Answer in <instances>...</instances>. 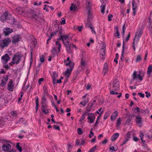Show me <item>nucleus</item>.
I'll return each instance as SVG.
<instances>
[{
    "mask_svg": "<svg viewBox=\"0 0 152 152\" xmlns=\"http://www.w3.org/2000/svg\"><path fill=\"white\" fill-rule=\"evenodd\" d=\"M109 88L110 91L111 90L116 91L119 89V82L117 79H113L112 83H110Z\"/></svg>",
    "mask_w": 152,
    "mask_h": 152,
    "instance_id": "obj_1",
    "label": "nucleus"
},
{
    "mask_svg": "<svg viewBox=\"0 0 152 152\" xmlns=\"http://www.w3.org/2000/svg\"><path fill=\"white\" fill-rule=\"evenodd\" d=\"M86 9L88 11V21H89L92 18V16L91 12V7L92 5L91 0H86Z\"/></svg>",
    "mask_w": 152,
    "mask_h": 152,
    "instance_id": "obj_2",
    "label": "nucleus"
},
{
    "mask_svg": "<svg viewBox=\"0 0 152 152\" xmlns=\"http://www.w3.org/2000/svg\"><path fill=\"white\" fill-rule=\"evenodd\" d=\"M10 38H5L3 40H0V47L1 48L7 46L10 42Z\"/></svg>",
    "mask_w": 152,
    "mask_h": 152,
    "instance_id": "obj_3",
    "label": "nucleus"
},
{
    "mask_svg": "<svg viewBox=\"0 0 152 152\" xmlns=\"http://www.w3.org/2000/svg\"><path fill=\"white\" fill-rule=\"evenodd\" d=\"M142 31L141 30H140L136 32L135 37L133 39L134 44H135V42H136V43H137L139 39V38L142 35Z\"/></svg>",
    "mask_w": 152,
    "mask_h": 152,
    "instance_id": "obj_4",
    "label": "nucleus"
},
{
    "mask_svg": "<svg viewBox=\"0 0 152 152\" xmlns=\"http://www.w3.org/2000/svg\"><path fill=\"white\" fill-rule=\"evenodd\" d=\"M1 59L3 63L6 64L10 60V58L7 54H6L4 56L1 57Z\"/></svg>",
    "mask_w": 152,
    "mask_h": 152,
    "instance_id": "obj_5",
    "label": "nucleus"
},
{
    "mask_svg": "<svg viewBox=\"0 0 152 152\" xmlns=\"http://www.w3.org/2000/svg\"><path fill=\"white\" fill-rule=\"evenodd\" d=\"M13 31L12 29L9 28H6L4 29V33L5 35L7 36Z\"/></svg>",
    "mask_w": 152,
    "mask_h": 152,
    "instance_id": "obj_6",
    "label": "nucleus"
},
{
    "mask_svg": "<svg viewBox=\"0 0 152 152\" xmlns=\"http://www.w3.org/2000/svg\"><path fill=\"white\" fill-rule=\"evenodd\" d=\"M73 65H70L69 67L67 69L65 74L66 76L68 77L69 76L71 71L73 69Z\"/></svg>",
    "mask_w": 152,
    "mask_h": 152,
    "instance_id": "obj_7",
    "label": "nucleus"
},
{
    "mask_svg": "<svg viewBox=\"0 0 152 152\" xmlns=\"http://www.w3.org/2000/svg\"><path fill=\"white\" fill-rule=\"evenodd\" d=\"M12 60L13 64L18 63L19 61V54L15 55Z\"/></svg>",
    "mask_w": 152,
    "mask_h": 152,
    "instance_id": "obj_8",
    "label": "nucleus"
},
{
    "mask_svg": "<svg viewBox=\"0 0 152 152\" xmlns=\"http://www.w3.org/2000/svg\"><path fill=\"white\" fill-rule=\"evenodd\" d=\"M88 119L90 120V122L89 123H93L95 119V117L94 115L93 114H89L88 117Z\"/></svg>",
    "mask_w": 152,
    "mask_h": 152,
    "instance_id": "obj_9",
    "label": "nucleus"
},
{
    "mask_svg": "<svg viewBox=\"0 0 152 152\" xmlns=\"http://www.w3.org/2000/svg\"><path fill=\"white\" fill-rule=\"evenodd\" d=\"M11 146L9 144H4L2 146V150L4 151H7L11 148Z\"/></svg>",
    "mask_w": 152,
    "mask_h": 152,
    "instance_id": "obj_10",
    "label": "nucleus"
},
{
    "mask_svg": "<svg viewBox=\"0 0 152 152\" xmlns=\"http://www.w3.org/2000/svg\"><path fill=\"white\" fill-rule=\"evenodd\" d=\"M8 79V77L7 76L3 78L1 80V83L0 85L1 87H3L6 85Z\"/></svg>",
    "mask_w": 152,
    "mask_h": 152,
    "instance_id": "obj_11",
    "label": "nucleus"
},
{
    "mask_svg": "<svg viewBox=\"0 0 152 152\" xmlns=\"http://www.w3.org/2000/svg\"><path fill=\"white\" fill-rule=\"evenodd\" d=\"M60 36H61L60 39H61L63 42H64V40H69V36L68 34L64 35H62L61 34V32H60Z\"/></svg>",
    "mask_w": 152,
    "mask_h": 152,
    "instance_id": "obj_12",
    "label": "nucleus"
},
{
    "mask_svg": "<svg viewBox=\"0 0 152 152\" xmlns=\"http://www.w3.org/2000/svg\"><path fill=\"white\" fill-rule=\"evenodd\" d=\"M118 112L117 111L115 110L114 113L111 117V119L112 121H114L116 119L118 116Z\"/></svg>",
    "mask_w": 152,
    "mask_h": 152,
    "instance_id": "obj_13",
    "label": "nucleus"
},
{
    "mask_svg": "<svg viewBox=\"0 0 152 152\" xmlns=\"http://www.w3.org/2000/svg\"><path fill=\"white\" fill-rule=\"evenodd\" d=\"M13 83L11 80L8 85L7 89L9 91H12L13 90Z\"/></svg>",
    "mask_w": 152,
    "mask_h": 152,
    "instance_id": "obj_14",
    "label": "nucleus"
},
{
    "mask_svg": "<svg viewBox=\"0 0 152 152\" xmlns=\"http://www.w3.org/2000/svg\"><path fill=\"white\" fill-rule=\"evenodd\" d=\"M77 6L73 3L71 4V6L70 7V9L71 11H75L77 9Z\"/></svg>",
    "mask_w": 152,
    "mask_h": 152,
    "instance_id": "obj_15",
    "label": "nucleus"
},
{
    "mask_svg": "<svg viewBox=\"0 0 152 152\" xmlns=\"http://www.w3.org/2000/svg\"><path fill=\"white\" fill-rule=\"evenodd\" d=\"M19 40V37L18 35H15L13 37V39L12 40V42L15 43L18 42Z\"/></svg>",
    "mask_w": 152,
    "mask_h": 152,
    "instance_id": "obj_16",
    "label": "nucleus"
},
{
    "mask_svg": "<svg viewBox=\"0 0 152 152\" xmlns=\"http://www.w3.org/2000/svg\"><path fill=\"white\" fill-rule=\"evenodd\" d=\"M105 48L104 46H102V48L100 50V54L103 56L105 55Z\"/></svg>",
    "mask_w": 152,
    "mask_h": 152,
    "instance_id": "obj_17",
    "label": "nucleus"
},
{
    "mask_svg": "<svg viewBox=\"0 0 152 152\" xmlns=\"http://www.w3.org/2000/svg\"><path fill=\"white\" fill-rule=\"evenodd\" d=\"M119 133H116L114 134L112 137H111V140L112 141H114L116 139L119 137Z\"/></svg>",
    "mask_w": 152,
    "mask_h": 152,
    "instance_id": "obj_18",
    "label": "nucleus"
},
{
    "mask_svg": "<svg viewBox=\"0 0 152 152\" xmlns=\"http://www.w3.org/2000/svg\"><path fill=\"white\" fill-rule=\"evenodd\" d=\"M108 69V65L106 63L104 64L103 72L104 73V75H105L107 72Z\"/></svg>",
    "mask_w": 152,
    "mask_h": 152,
    "instance_id": "obj_19",
    "label": "nucleus"
},
{
    "mask_svg": "<svg viewBox=\"0 0 152 152\" xmlns=\"http://www.w3.org/2000/svg\"><path fill=\"white\" fill-rule=\"evenodd\" d=\"M8 14L7 13L5 12L1 16V20H2L3 21L5 20H7L8 18Z\"/></svg>",
    "mask_w": 152,
    "mask_h": 152,
    "instance_id": "obj_20",
    "label": "nucleus"
},
{
    "mask_svg": "<svg viewBox=\"0 0 152 152\" xmlns=\"http://www.w3.org/2000/svg\"><path fill=\"white\" fill-rule=\"evenodd\" d=\"M58 75L56 73H54L53 74V76L52 77L53 82L54 85L55 84L56 81V79L58 78Z\"/></svg>",
    "mask_w": 152,
    "mask_h": 152,
    "instance_id": "obj_21",
    "label": "nucleus"
},
{
    "mask_svg": "<svg viewBox=\"0 0 152 152\" xmlns=\"http://www.w3.org/2000/svg\"><path fill=\"white\" fill-rule=\"evenodd\" d=\"M142 121V118L139 116H137L136 118V122L137 124H140Z\"/></svg>",
    "mask_w": 152,
    "mask_h": 152,
    "instance_id": "obj_22",
    "label": "nucleus"
},
{
    "mask_svg": "<svg viewBox=\"0 0 152 152\" xmlns=\"http://www.w3.org/2000/svg\"><path fill=\"white\" fill-rule=\"evenodd\" d=\"M80 66L82 68H83L86 66L85 61L83 58L81 59Z\"/></svg>",
    "mask_w": 152,
    "mask_h": 152,
    "instance_id": "obj_23",
    "label": "nucleus"
},
{
    "mask_svg": "<svg viewBox=\"0 0 152 152\" xmlns=\"http://www.w3.org/2000/svg\"><path fill=\"white\" fill-rule=\"evenodd\" d=\"M42 101L41 103L45 104L46 101L45 94H43V96L42 97Z\"/></svg>",
    "mask_w": 152,
    "mask_h": 152,
    "instance_id": "obj_24",
    "label": "nucleus"
},
{
    "mask_svg": "<svg viewBox=\"0 0 152 152\" xmlns=\"http://www.w3.org/2000/svg\"><path fill=\"white\" fill-rule=\"evenodd\" d=\"M26 134V132L21 131L20 133V139H22Z\"/></svg>",
    "mask_w": 152,
    "mask_h": 152,
    "instance_id": "obj_25",
    "label": "nucleus"
},
{
    "mask_svg": "<svg viewBox=\"0 0 152 152\" xmlns=\"http://www.w3.org/2000/svg\"><path fill=\"white\" fill-rule=\"evenodd\" d=\"M36 112H37L38 109V97H36Z\"/></svg>",
    "mask_w": 152,
    "mask_h": 152,
    "instance_id": "obj_26",
    "label": "nucleus"
},
{
    "mask_svg": "<svg viewBox=\"0 0 152 152\" xmlns=\"http://www.w3.org/2000/svg\"><path fill=\"white\" fill-rule=\"evenodd\" d=\"M148 19H149V20L148 22H149L150 24L149 26V29L152 35V21L151 22V18L150 17H149Z\"/></svg>",
    "mask_w": 152,
    "mask_h": 152,
    "instance_id": "obj_27",
    "label": "nucleus"
},
{
    "mask_svg": "<svg viewBox=\"0 0 152 152\" xmlns=\"http://www.w3.org/2000/svg\"><path fill=\"white\" fill-rule=\"evenodd\" d=\"M132 10H136L137 8V4L135 3V1L133 0L132 2Z\"/></svg>",
    "mask_w": 152,
    "mask_h": 152,
    "instance_id": "obj_28",
    "label": "nucleus"
},
{
    "mask_svg": "<svg viewBox=\"0 0 152 152\" xmlns=\"http://www.w3.org/2000/svg\"><path fill=\"white\" fill-rule=\"evenodd\" d=\"M152 72V65L149 66L148 68L147 74H150Z\"/></svg>",
    "mask_w": 152,
    "mask_h": 152,
    "instance_id": "obj_29",
    "label": "nucleus"
},
{
    "mask_svg": "<svg viewBox=\"0 0 152 152\" xmlns=\"http://www.w3.org/2000/svg\"><path fill=\"white\" fill-rule=\"evenodd\" d=\"M15 19L11 17L10 20H9L8 22L10 23L11 24H13L15 23Z\"/></svg>",
    "mask_w": 152,
    "mask_h": 152,
    "instance_id": "obj_30",
    "label": "nucleus"
},
{
    "mask_svg": "<svg viewBox=\"0 0 152 152\" xmlns=\"http://www.w3.org/2000/svg\"><path fill=\"white\" fill-rule=\"evenodd\" d=\"M121 119L120 118H119L117 120V122L116 123L117 126L118 127L121 124Z\"/></svg>",
    "mask_w": 152,
    "mask_h": 152,
    "instance_id": "obj_31",
    "label": "nucleus"
},
{
    "mask_svg": "<svg viewBox=\"0 0 152 152\" xmlns=\"http://www.w3.org/2000/svg\"><path fill=\"white\" fill-rule=\"evenodd\" d=\"M11 115L14 117H15L18 115V114L16 111H12L11 112Z\"/></svg>",
    "mask_w": 152,
    "mask_h": 152,
    "instance_id": "obj_32",
    "label": "nucleus"
},
{
    "mask_svg": "<svg viewBox=\"0 0 152 152\" xmlns=\"http://www.w3.org/2000/svg\"><path fill=\"white\" fill-rule=\"evenodd\" d=\"M144 136V134L142 133H141L140 134V136L141 138V140L142 141V142L143 143H144L145 142V140H143V137Z\"/></svg>",
    "mask_w": 152,
    "mask_h": 152,
    "instance_id": "obj_33",
    "label": "nucleus"
},
{
    "mask_svg": "<svg viewBox=\"0 0 152 152\" xmlns=\"http://www.w3.org/2000/svg\"><path fill=\"white\" fill-rule=\"evenodd\" d=\"M116 32L115 33V36H117L118 38H120V33L118 30V27L116 28Z\"/></svg>",
    "mask_w": 152,
    "mask_h": 152,
    "instance_id": "obj_34",
    "label": "nucleus"
},
{
    "mask_svg": "<svg viewBox=\"0 0 152 152\" xmlns=\"http://www.w3.org/2000/svg\"><path fill=\"white\" fill-rule=\"evenodd\" d=\"M66 50L69 53H71L72 52V51L71 50V48H70V46H69L66 47Z\"/></svg>",
    "mask_w": 152,
    "mask_h": 152,
    "instance_id": "obj_35",
    "label": "nucleus"
},
{
    "mask_svg": "<svg viewBox=\"0 0 152 152\" xmlns=\"http://www.w3.org/2000/svg\"><path fill=\"white\" fill-rule=\"evenodd\" d=\"M101 116V114H99V116H98V117H97V119H96V122L95 123V124H94V126H97V125H98V121L99 119V118L100 117V116Z\"/></svg>",
    "mask_w": 152,
    "mask_h": 152,
    "instance_id": "obj_36",
    "label": "nucleus"
},
{
    "mask_svg": "<svg viewBox=\"0 0 152 152\" xmlns=\"http://www.w3.org/2000/svg\"><path fill=\"white\" fill-rule=\"evenodd\" d=\"M33 49H31V52L30 53V56H31V58H30V64H31L32 63V62L33 61V59H32V51H33Z\"/></svg>",
    "mask_w": 152,
    "mask_h": 152,
    "instance_id": "obj_37",
    "label": "nucleus"
},
{
    "mask_svg": "<svg viewBox=\"0 0 152 152\" xmlns=\"http://www.w3.org/2000/svg\"><path fill=\"white\" fill-rule=\"evenodd\" d=\"M142 59L141 56L140 55L137 56V58L136 59V62H137L139 61H140Z\"/></svg>",
    "mask_w": 152,
    "mask_h": 152,
    "instance_id": "obj_38",
    "label": "nucleus"
},
{
    "mask_svg": "<svg viewBox=\"0 0 152 152\" xmlns=\"http://www.w3.org/2000/svg\"><path fill=\"white\" fill-rule=\"evenodd\" d=\"M56 45L59 46L58 48V51L59 52H60V48L61 47L60 43L58 41H56Z\"/></svg>",
    "mask_w": 152,
    "mask_h": 152,
    "instance_id": "obj_39",
    "label": "nucleus"
},
{
    "mask_svg": "<svg viewBox=\"0 0 152 152\" xmlns=\"http://www.w3.org/2000/svg\"><path fill=\"white\" fill-rule=\"evenodd\" d=\"M101 12L102 13L104 14V11L105 9L104 5H102L101 6Z\"/></svg>",
    "mask_w": 152,
    "mask_h": 152,
    "instance_id": "obj_40",
    "label": "nucleus"
},
{
    "mask_svg": "<svg viewBox=\"0 0 152 152\" xmlns=\"http://www.w3.org/2000/svg\"><path fill=\"white\" fill-rule=\"evenodd\" d=\"M133 78L134 79H136L137 78V72L134 71L133 74Z\"/></svg>",
    "mask_w": 152,
    "mask_h": 152,
    "instance_id": "obj_41",
    "label": "nucleus"
},
{
    "mask_svg": "<svg viewBox=\"0 0 152 152\" xmlns=\"http://www.w3.org/2000/svg\"><path fill=\"white\" fill-rule=\"evenodd\" d=\"M78 133L79 135L82 134L83 133V131L82 129L80 128H78L77 130Z\"/></svg>",
    "mask_w": 152,
    "mask_h": 152,
    "instance_id": "obj_42",
    "label": "nucleus"
},
{
    "mask_svg": "<svg viewBox=\"0 0 152 152\" xmlns=\"http://www.w3.org/2000/svg\"><path fill=\"white\" fill-rule=\"evenodd\" d=\"M132 134V132H128L127 134H126V136L125 137L130 139V136Z\"/></svg>",
    "mask_w": 152,
    "mask_h": 152,
    "instance_id": "obj_43",
    "label": "nucleus"
},
{
    "mask_svg": "<svg viewBox=\"0 0 152 152\" xmlns=\"http://www.w3.org/2000/svg\"><path fill=\"white\" fill-rule=\"evenodd\" d=\"M85 114H83L82 115V116L80 118V119L79 120V121L80 122L82 121L85 119Z\"/></svg>",
    "mask_w": 152,
    "mask_h": 152,
    "instance_id": "obj_44",
    "label": "nucleus"
},
{
    "mask_svg": "<svg viewBox=\"0 0 152 152\" xmlns=\"http://www.w3.org/2000/svg\"><path fill=\"white\" fill-rule=\"evenodd\" d=\"M41 110L45 114H46L48 113V110L47 109H46L45 108H41Z\"/></svg>",
    "mask_w": 152,
    "mask_h": 152,
    "instance_id": "obj_45",
    "label": "nucleus"
},
{
    "mask_svg": "<svg viewBox=\"0 0 152 152\" xmlns=\"http://www.w3.org/2000/svg\"><path fill=\"white\" fill-rule=\"evenodd\" d=\"M56 48L54 47L52 48V50L51 51L53 55L54 56L56 54Z\"/></svg>",
    "mask_w": 152,
    "mask_h": 152,
    "instance_id": "obj_46",
    "label": "nucleus"
},
{
    "mask_svg": "<svg viewBox=\"0 0 152 152\" xmlns=\"http://www.w3.org/2000/svg\"><path fill=\"white\" fill-rule=\"evenodd\" d=\"M96 149V146H94L93 148H91L88 151V152H94Z\"/></svg>",
    "mask_w": 152,
    "mask_h": 152,
    "instance_id": "obj_47",
    "label": "nucleus"
},
{
    "mask_svg": "<svg viewBox=\"0 0 152 152\" xmlns=\"http://www.w3.org/2000/svg\"><path fill=\"white\" fill-rule=\"evenodd\" d=\"M124 41L123 42V47L122 48V50L121 52V55H124Z\"/></svg>",
    "mask_w": 152,
    "mask_h": 152,
    "instance_id": "obj_48",
    "label": "nucleus"
},
{
    "mask_svg": "<svg viewBox=\"0 0 152 152\" xmlns=\"http://www.w3.org/2000/svg\"><path fill=\"white\" fill-rule=\"evenodd\" d=\"M113 17V15L112 14H109L108 16V20L109 21H111L112 20V18Z\"/></svg>",
    "mask_w": 152,
    "mask_h": 152,
    "instance_id": "obj_49",
    "label": "nucleus"
},
{
    "mask_svg": "<svg viewBox=\"0 0 152 152\" xmlns=\"http://www.w3.org/2000/svg\"><path fill=\"white\" fill-rule=\"evenodd\" d=\"M44 92L43 94H47L48 93V90L47 87L46 86H44L43 88Z\"/></svg>",
    "mask_w": 152,
    "mask_h": 152,
    "instance_id": "obj_50",
    "label": "nucleus"
},
{
    "mask_svg": "<svg viewBox=\"0 0 152 152\" xmlns=\"http://www.w3.org/2000/svg\"><path fill=\"white\" fill-rule=\"evenodd\" d=\"M39 15H33V17L36 20H39Z\"/></svg>",
    "mask_w": 152,
    "mask_h": 152,
    "instance_id": "obj_51",
    "label": "nucleus"
},
{
    "mask_svg": "<svg viewBox=\"0 0 152 152\" xmlns=\"http://www.w3.org/2000/svg\"><path fill=\"white\" fill-rule=\"evenodd\" d=\"M25 145L24 144V145H23V147L21 145V146H20V152H21L23 150V149L24 150L25 148V147H24V145Z\"/></svg>",
    "mask_w": 152,
    "mask_h": 152,
    "instance_id": "obj_52",
    "label": "nucleus"
},
{
    "mask_svg": "<svg viewBox=\"0 0 152 152\" xmlns=\"http://www.w3.org/2000/svg\"><path fill=\"white\" fill-rule=\"evenodd\" d=\"M109 116V114L107 112V113H105L104 116V120L106 119L107 118V117H108Z\"/></svg>",
    "mask_w": 152,
    "mask_h": 152,
    "instance_id": "obj_53",
    "label": "nucleus"
},
{
    "mask_svg": "<svg viewBox=\"0 0 152 152\" xmlns=\"http://www.w3.org/2000/svg\"><path fill=\"white\" fill-rule=\"evenodd\" d=\"M137 95L139 96L140 97L144 98L145 96L144 94L141 93H138L137 94Z\"/></svg>",
    "mask_w": 152,
    "mask_h": 152,
    "instance_id": "obj_54",
    "label": "nucleus"
},
{
    "mask_svg": "<svg viewBox=\"0 0 152 152\" xmlns=\"http://www.w3.org/2000/svg\"><path fill=\"white\" fill-rule=\"evenodd\" d=\"M40 60L42 62H43L44 61V58L43 55L40 57Z\"/></svg>",
    "mask_w": 152,
    "mask_h": 152,
    "instance_id": "obj_55",
    "label": "nucleus"
},
{
    "mask_svg": "<svg viewBox=\"0 0 152 152\" xmlns=\"http://www.w3.org/2000/svg\"><path fill=\"white\" fill-rule=\"evenodd\" d=\"M115 91L114 90H111L110 91V94H115L116 95L119 94V93H118V92H115Z\"/></svg>",
    "mask_w": 152,
    "mask_h": 152,
    "instance_id": "obj_56",
    "label": "nucleus"
},
{
    "mask_svg": "<svg viewBox=\"0 0 152 152\" xmlns=\"http://www.w3.org/2000/svg\"><path fill=\"white\" fill-rule=\"evenodd\" d=\"M70 64H71V65H73V66L74 63L73 62H72L71 61H69V63H67L66 64V66H69L70 65Z\"/></svg>",
    "mask_w": 152,
    "mask_h": 152,
    "instance_id": "obj_57",
    "label": "nucleus"
},
{
    "mask_svg": "<svg viewBox=\"0 0 152 152\" xmlns=\"http://www.w3.org/2000/svg\"><path fill=\"white\" fill-rule=\"evenodd\" d=\"M53 127L55 129H56V130H60V128H59V127L58 126H56V125H54L53 126Z\"/></svg>",
    "mask_w": 152,
    "mask_h": 152,
    "instance_id": "obj_58",
    "label": "nucleus"
},
{
    "mask_svg": "<svg viewBox=\"0 0 152 152\" xmlns=\"http://www.w3.org/2000/svg\"><path fill=\"white\" fill-rule=\"evenodd\" d=\"M34 40H33L31 42V43L32 45H34V46H35L37 43V42L35 41L36 39L34 38Z\"/></svg>",
    "mask_w": 152,
    "mask_h": 152,
    "instance_id": "obj_59",
    "label": "nucleus"
},
{
    "mask_svg": "<svg viewBox=\"0 0 152 152\" xmlns=\"http://www.w3.org/2000/svg\"><path fill=\"white\" fill-rule=\"evenodd\" d=\"M89 26L90 27V28L91 29L92 31H93V29L94 28L93 25L91 24H86V26Z\"/></svg>",
    "mask_w": 152,
    "mask_h": 152,
    "instance_id": "obj_60",
    "label": "nucleus"
},
{
    "mask_svg": "<svg viewBox=\"0 0 152 152\" xmlns=\"http://www.w3.org/2000/svg\"><path fill=\"white\" fill-rule=\"evenodd\" d=\"M62 21L61 22V24H65V20L64 18H61Z\"/></svg>",
    "mask_w": 152,
    "mask_h": 152,
    "instance_id": "obj_61",
    "label": "nucleus"
},
{
    "mask_svg": "<svg viewBox=\"0 0 152 152\" xmlns=\"http://www.w3.org/2000/svg\"><path fill=\"white\" fill-rule=\"evenodd\" d=\"M125 139V140L124 141L123 143L122 144V145H123V144H126L127 141H128L129 140V139L128 138H127L126 137L124 138Z\"/></svg>",
    "mask_w": 152,
    "mask_h": 152,
    "instance_id": "obj_62",
    "label": "nucleus"
},
{
    "mask_svg": "<svg viewBox=\"0 0 152 152\" xmlns=\"http://www.w3.org/2000/svg\"><path fill=\"white\" fill-rule=\"evenodd\" d=\"M145 93L146 94V96L147 98H148L151 96V95L150 93H148L147 91H146L145 92Z\"/></svg>",
    "mask_w": 152,
    "mask_h": 152,
    "instance_id": "obj_63",
    "label": "nucleus"
},
{
    "mask_svg": "<svg viewBox=\"0 0 152 152\" xmlns=\"http://www.w3.org/2000/svg\"><path fill=\"white\" fill-rule=\"evenodd\" d=\"M44 80V78H42L39 79L38 80V83L39 85H40L41 84V82L43 81Z\"/></svg>",
    "mask_w": 152,
    "mask_h": 152,
    "instance_id": "obj_64",
    "label": "nucleus"
}]
</instances>
